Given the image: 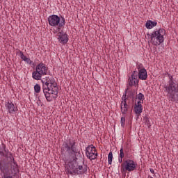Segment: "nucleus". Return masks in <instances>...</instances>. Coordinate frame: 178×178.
<instances>
[{
    "instance_id": "nucleus-32",
    "label": "nucleus",
    "mask_w": 178,
    "mask_h": 178,
    "mask_svg": "<svg viewBox=\"0 0 178 178\" xmlns=\"http://www.w3.org/2000/svg\"><path fill=\"white\" fill-rule=\"evenodd\" d=\"M142 100H139L137 102V103H135V106H143V105L141 104H143V102H141Z\"/></svg>"
},
{
    "instance_id": "nucleus-22",
    "label": "nucleus",
    "mask_w": 178,
    "mask_h": 178,
    "mask_svg": "<svg viewBox=\"0 0 178 178\" xmlns=\"http://www.w3.org/2000/svg\"><path fill=\"white\" fill-rule=\"evenodd\" d=\"M112 159H113V154L112 152H110L108 156V165H112Z\"/></svg>"
},
{
    "instance_id": "nucleus-10",
    "label": "nucleus",
    "mask_w": 178,
    "mask_h": 178,
    "mask_svg": "<svg viewBox=\"0 0 178 178\" xmlns=\"http://www.w3.org/2000/svg\"><path fill=\"white\" fill-rule=\"evenodd\" d=\"M122 102L120 104V109L122 115H126L127 111H129V106L127 105V89L125 90L124 94L122 96Z\"/></svg>"
},
{
    "instance_id": "nucleus-33",
    "label": "nucleus",
    "mask_w": 178,
    "mask_h": 178,
    "mask_svg": "<svg viewBox=\"0 0 178 178\" xmlns=\"http://www.w3.org/2000/svg\"><path fill=\"white\" fill-rule=\"evenodd\" d=\"M49 86H45V85H42V90H43V91L44 90H49Z\"/></svg>"
},
{
    "instance_id": "nucleus-19",
    "label": "nucleus",
    "mask_w": 178,
    "mask_h": 178,
    "mask_svg": "<svg viewBox=\"0 0 178 178\" xmlns=\"http://www.w3.org/2000/svg\"><path fill=\"white\" fill-rule=\"evenodd\" d=\"M127 99L130 98V99H132V101H134V95H136V92L134 90H129L128 91V92H127Z\"/></svg>"
},
{
    "instance_id": "nucleus-5",
    "label": "nucleus",
    "mask_w": 178,
    "mask_h": 178,
    "mask_svg": "<svg viewBox=\"0 0 178 178\" xmlns=\"http://www.w3.org/2000/svg\"><path fill=\"white\" fill-rule=\"evenodd\" d=\"M47 22L49 26H51L52 27H57L58 31H60L62 27H65V25L66 24V19L65 17L62 16L60 17L56 15H50L47 18Z\"/></svg>"
},
{
    "instance_id": "nucleus-18",
    "label": "nucleus",
    "mask_w": 178,
    "mask_h": 178,
    "mask_svg": "<svg viewBox=\"0 0 178 178\" xmlns=\"http://www.w3.org/2000/svg\"><path fill=\"white\" fill-rule=\"evenodd\" d=\"M134 112L136 115H141L143 113V106H134Z\"/></svg>"
},
{
    "instance_id": "nucleus-24",
    "label": "nucleus",
    "mask_w": 178,
    "mask_h": 178,
    "mask_svg": "<svg viewBox=\"0 0 178 178\" xmlns=\"http://www.w3.org/2000/svg\"><path fill=\"white\" fill-rule=\"evenodd\" d=\"M44 97L48 102H51L52 101V97H51V93L49 92L46 93Z\"/></svg>"
},
{
    "instance_id": "nucleus-31",
    "label": "nucleus",
    "mask_w": 178,
    "mask_h": 178,
    "mask_svg": "<svg viewBox=\"0 0 178 178\" xmlns=\"http://www.w3.org/2000/svg\"><path fill=\"white\" fill-rule=\"evenodd\" d=\"M41 82L42 83V84H44V86L49 87L50 83L47 81L41 80Z\"/></svg>"
},
{
    "instance_id": "nucleus-25",
    "label": "nucleus",
    "mask_w": 178,
    "mask_h": 178,
    "mask_svg": "<svg viewBox=\"0 0 178 178\" xmlns=\"http://www.w3.org/2000/svg\"><path fill=\"white\" fill-rule=\"evenodd\" d=\"M119 157L120 158H124V152L123 150V146H122L121 148H120Z\"/></svg>"
},
{
    "instance_id": "nucleus-26",
    "label": "nucleus",
    "mask_w": 178,
    "mask_h": 178,
    "mask_svg": "<svg viewBox=\"0 0 178 178\" xmlns=\"http://www.w3.org/2000/svg\"><path fill=\"white\" fill-rule=\"evenodd\" d=\"M156 33L159 35H163V34H165V31L163 29H160L159 31H156Z\"/></svg>"
},
{
    "instance_id": "nucleus-8",
    "label": "nucleus",
    "mask_w": 178,
    "mask_h": 178,
    "mask_svg": "<svg viewBox=\"0 0 178 178\" xmlns=\"http://www.w3.org/2000/svg\"><path fill=\"white\" fill-rule=\"evenodd\" d=\"M86 154L87 158L90 161L94 159H97V156H98V153L97 152V149H95V146L93 145H88L86 149Z\"/></svg>"
},
{
    "instance_id": "nucleus-3",
    "label": "nucleus",
    "mask_w": 178,
    "mask_h": 178,
    "mask_svg": "<svg viewBox=\"0 0 178 178\" xmlns=\"http://www.w3.org/2000/svg\"><path fill=\"white\" fill-rule=\"evenodd\" d=\"M0 170L3 175H17L19 172L17 163L13 159L4 164L0 163Z\"/></svg>"
},
{
    "instance_id": "nucleus-28",
    "label": "nucleus",
    "mask_w": 178,
    "mask_h": 178,
    "mask_svg": "<svg viewBox=\"0 0 178 178\" xmlns=\"http://www.w3.org/2000/svg\"><path fill=\"white\" fill-rule=\"evenodd\" d=\"M47 82L49 83V84H54V83H55V78L54 77L49 78Z\"/></svg>"
},
{
    "instance_id": "nucleus-29",
    "label": "nucleus",
    "mask_w": 178,
    "mask_h": 178,
    "mask_svg": "<svg viewBox=\"0 0 178 178\" xmlns=\"http://www.w3.org/2000/svg\"><path fill=\"white\" fill-rule=\"evenodd\" d=\"M136 67L138 70V72H140V70H141V69H145L144 66L143 65V64L140 63V64H137L136 65Z\"/></svg>"
},
{
    "instance_id": "nucleus-30",
    "label": "nucleus",
    "mask_w": 178,
    "mask_h": 178,
    "mask_svg": "<svg viewBox=\"0 0 178 178\" xmlns=\"http://www.w3.org/2000/svg\"><path fill=\"white\" fill-rule=\"evenodd\" d=\"M13 176H16V175H6L3 174V176L2 178H13Z\"/></svg>"
},
{
    "instance_id": "nucleus-6",
    "label": "nucleus",
    "mask_w": 178,
    "mask_h": 178,
    "mask_svg": "<svg viewBox=\"0 0 178 178\" xmlns=\"http://www.w3.org/2000/svg\"><path fill=\"white\" fill-rule=\"evenodd\" d=\"M147 35L150 38V42L153 45H161L164 41L163 35H159L156 31H153L152 33H147Z\"/></svg>"
},
{
    "instance_id": "nucleus-4",
    "label": "nucleus",
    "mask_w": 178,
    "mask_h": 178,
    "mask_svg": "<svg viewBox=\"0 0 178 178\" xmlns=\"http://www.w3.org/2000/svg\"><path fill=\"white\" fill-rule=\"evenodd\" d=\"M47 74H51V72L48 70V67L40 63L35 67V70L32 72V78L34 80H41L42 76H47Z\"/></svg>"
},
{
    "instance_id": "nucleus-15",
    "label": "nucleus",
    "mask_w": 178,
    "mask_h": 178,
    "mask_svg": "<svg viewBox=\"0 0 178 178\" xmlns=\"http://www.w3.org/2000/svg\"><path fill=\"white\" fill-rule=\"evenodd\" d=\"M7 109L8 110L9 113H13V112H17V107L15 106V104L13 103H8L6 105Z\"/></svg>"
},
{
    "instance_id": "nucleus-21",
    "label": "nucleus",
    "mask_w": 178,
    "mask_h": 178,
    "mask_svg": "<svg viewBox=\"0 0 178 178\" xmlns=\"http://www.w3.org/2000/svg\"><path fill=\"white\" fill-rule=\"evenodd\" d=\"M34 91L36 92V94H40V92H41V86L38 83L35 85Z\"/></svg>"
},
{
    "instance_id": "nucleus-36",
    "label": "nucleus",
    "mask_w": 178,
    "mask_h": 178,
    "mask_svg": "<svg viewBox=\"0 0 178 178\" xmlns=\"http://www.w3.org/2000/svg\"><path fill=\"white\" fill-rule=\"evenodd\" d=\"M118 162H119L120 163H122V162H123V158L119 157V159H118Z\"/></svg>"
},
{
    "instance_id": "nucleus-27",
    "label": "nucleus",
    "mask_w": 178,
    "mask_h": 178,
    "mask_svg": "<svg viewBox=\"0 0 178 178\" xmlns=\"http://www.w3.org/2000/svg\"><path fill=\"white\" fill-rule=\"evenodd\" d=\"M120 123H121L122 127H124V125L126 123V118L124 117L121 118Z\"/></svg>"
},
{
    "instance_id": "nucleus-23",
    "label": "nucleus",
    "mask_w": 178,
    "mask_h": 178,
    "mask_svg": "<svg viewBox=\"0 0 178 178\" xmlns=\"http://www.w3.org/2000/svg\"><path fill=\"white\" fill-rule=\"evenodd\" d=\"M143 120L145 123L147 124V126L149 127L151 126V122H149V118H148V115H145L143 118Z\"/></svg>"
},
{
    "instance_id": "nucleus-9",
    "label": "nucleus",
    "mask_w": 178,
    "mask_h": 178,
    "mask_svg": "<svg viewBox=\"0 0 178 178\" xmlns=\"http://www.w3.org/2000/svg\"><path fill=\"white\" fill-rule=\"evenodd\" d=\"M138 77V72L134 71L131 75V77L128 79V84L130 87H138V83L140 82V79Z\"/></svg>"
},
{
    "instance_id": "nucleus-16",
    "label": "nucleus",
    "mask_w": 178,
    "mask_h": 178,
    "mask_svg": "<svg viewBox=\"0 0 178 178\" xmlns=\"http://www.w3.org/2000/svg\"><path fill=\"white\" fill-rule=\"evenodd\" d=\"M19 56L21 59H22V60H24L29 65H31V63H33V61L30 58H27V56H24V54H23V51H19Z\"/></svg>"
},
{
    "instance_id": "nucleus-7",
    "label": "nucleus",
    "mask_w": 178,
    "mask_h": 178,
    "mask_svg": "<svg viewBox=\"0 0 178 178\" xmlns=\"http://www.w3.org/2000/svg\"><path fill=\"white\" fill-rule=\"evenodd\" d=\"M136 168H137V164L134 163V161L130 159L124 161L121 164L122 172H133V170H136Z\"/></svg>"
},
{
    "instance_id": "nucleus-13",
    "label": "nucleus",
    "mask_w": 178,
    "mask_h": 178,
    "mask_svg": "<svg viewBox=\"0 0 178 178\" xmlns=\"http://www.w3.org/2000/svg\"><path fill=\"white\" fill-rule=\"evenodd\" d=\"M147 77H148V74H147V70H145V68L139 70L138 79H140V80H147Z\"/></svg>"
},
{
    "instance_id": "nucleus-35",
    "label": "nucleus",
    "mask_w": 178,
    "mask_h": 178,
    "mask_svg": "<svg viewBox=\"0 0 178 178\" xmlns=\"http://www.w3.org/2000/svg\"><path fill=\"white\" fill-rule=\"evenodd\" d=\"M49 79V76H45L42 80H43L44 81H48Z\"/></svg>"
},
{
    "instance_id": "nucleus-34",
    "label": "nucleus",
    "mask_w": 178,
    "mask_h": 178,
    "mask_svg": "<svg viewBox=\"0 0 178 178\" xmlns=\"http://www.w3.org/2000/svg\"><path fill=\"white\" fill-rule=\"evenodd\" d=\"M49 91H51L50 89H46V90H43L44 95H45V94H48V92H49Z\"/></svg>"
},
{
    "instance_id": "nucleus-2",
    "label": "nucleus",
    "mask_w": 178,
    "mask_h": 178,
    "mask_svg": "<svg viewBox=\"0 0 178 178\" xmlns=\"http://www.w3.org/2000/svg\"><path fill=\"white\" fill-rule=\"evenodd\" d=\"M164 74L169 79L168 83L163 86L164 92L167 94L168 99L171 102H176L178 101V83L169 72H166Z\"/></svg>"
},
{
    "instance_id": "nucleus-17",
    "label": "nucleus",
    "mask_w": 178,
    "mask_h": 178,
    "mask_svg": "<svg viewBox=\"0 0 178 178\" xmlns=\"http://www.w3.org/2000/svg\"><path fill=\"white\" fill-rule=\"evenodd\" d=\"M158 24L156 22L149 20L146 22L145 26L147 29H151L152 27H155Z\"/></svg>"
},
{
    "instance_id": "nucleus-38",
    "label": "nucleus",
    "mask_w": 178,
    "mask_h": 178,
    "mask_svg": "<svg viewBox=\"0 0 178 178\" xmlns=\"http://www.w3.org/2000/svg\"><path fill=\"white\" fill-rule=\"evenodd\" d=\"M140 116H141V115H140V114H136V120H138V118H140Z\"/></svg>"
},
{
    "instance_id": "nucleus-37",
    "label": "nucleus",
    "mask_w": 178,
    "mask_h": 178,
    "mask_svg": "<svg viewBox=\"0 0 178 178\" xmlns=\"http://www.w3.org/2000/svg\"><path fill=\"white\" fill-rule=\"evenodd\" d=\"M149 171L151 172V173H152L154 175V173H155V171L154 170V169L152 168H149Z\"/></svg>"
},
{
    "instance_id": "nucleus-11",
    "label": "nucleus",
    "mask_w": 178,
    "mask_h": 178,
    "mask_svg": "<svg viewBox=\"0 0 178 178\" xmlns=\"http://www.w3.org/2000/svg\"><path fill=\"white\" fill-rule=\"evenodd\" d=\"M0 155H1V156H5L6 158H10V161L15 159L12 153H10L8 149H6V145L5 144L2 145V150H0Z\"/></svg>"
},
{
    "instance_id": "nucleus-14",
    "label": "nucleus",
    "mask_w": 178,
    "mask_h": 178,
    "mask_svg": "<svg viewBox=\"0 0 178 178\" xmlns=\"http://www.w3.org/2000/svg\"><path fill=\"white\" fill-rule=\"evenodd\" d=\"M49 89L51 90V94L54 95H58V83L56 82L50 84Z\"/></svg>"
},
{
    "instance_id": "nucleus-20",
    "label": "nucleus",
    "mask_w": 178,
    "mask_h": 178,
    "mask_svg": "<svg viewBox=\"0 0 178 178\" xmlns=\"http://www.w3.org/2000/svg\"><path fill=\"white\" fill-rule=\"evenodd\" d=\"M136 99H138L139 101H142V104L144 102V99H145V97H144V95L143 93H139L136 95Z\"/></svg>"
},
{
    "instance_id": "nucleus-12",
    "label": "nucleus",
    "mask_w": 178,
    "mask_h": 178,
    "mask_svg": "<svg viewBox=\"0 0 178 178\" xmlns=\"http://www.w3.org/2000/svg\"><path fill=\"white\" fill-rule=\"evenodd\" d=\"M58 40L60 44H63L65 45V44H67V42L69 41V37L67 36V33L61 31L58 33Z\"/></svg>"
},
{
    "instance_id": "nucleus-39",
    "label": "nucleus",
    "mask_w": 178,
    "mask_h": 178,
    "mask_svg": "<svg viewBox=\"0 0 178 178\" xmlns=\"http://www.w3.org/2000/svg\"><path fill=\"white\" fill-rule=\"evenodd\" d=\"M49 90H49V93H50V95H51V94H52V90H51L52 89H49Z\"/></svg>"
},
{
    "instance_id": "nucleus-1",
    "label": "nucleus",
    "mask_w": 178,
    "mask_h": 178,
    "mask_svg": "<svg viewBox=\"0 0 178 178\" xmlns=\"http://www.w3.org/2000/svg\"><path fill=\"white\" fill-rule=\"evenodd\" d=\"M61 155L64 156L67 164L65 170L70 175H84L87 173L88 166L84 164L81 152L77 148L74 139H68L63 143Z\"/></svg>"
}]
</instances>
